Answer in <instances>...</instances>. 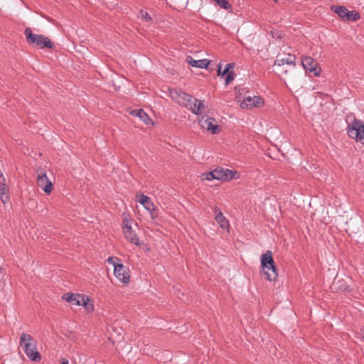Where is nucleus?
I'll return each instance as SVG.
<instances>
[{
  "mask_svg": "<svg viewBox=\"0 0 364 364\" xmlns=\"http://www.w3.org/2000/svg\"><path fill=\"white\" fill-rule=\"evenodd\" d=\"M235 74L232 71L228 73L226 78H225V84L228 85L234 80Z\"/></svg>",
  "mask_w": 364,
  "mask_h": 364,
  "instance_id": "27",
  "label": "nucleus"
},
{
  "mask_svg": "<svg viewBox=\"0 0 364 364\" xmlns=\"http://www.w3.org/2000/svg\"><path fill=\"white\" fill-rule=\"evenodd\" d=\"M123 233L125 238L129 240L131 243L134 244L136 246L140 247L142 242L137 237L135 231L132 229V223L129 219L127 217L123 219Z\"/></svg>",
  "mask_w": 364,
  "mask_h": 364,
  "instance_id": "5",
  "label": "nucleus"
},
{
  "mask_svg": "<svg viewBox=\"0 0 364 364\" xmlns=\"http://www.w3.org/2000/svg\"><path fill=\"white\" fill-rule=\"evenodd\" d=\"M20 346L28 358L32 361H40L41 356L37 350L36 343L31 335L23 333L20 337Z\"/></svg>",
  "mask_w": 364,
  "mask_h": 364,
  "instance_id": "1",
  "label": "nucleus"
},
{
  "mask_svg": "<svg viewBox=\"0 0 364 364\" xmlns=\"http://www.w3.org/2000/svg\"><path fill=\"white\" fill-rule=\"evenodd\" d=\"M199 124L203 129H205L211 134H215L220 132V128L217 124V121L213 117H208L206 115L202 116L199 119Z\"/></svg>",
  "mask_w": 364,
  "mask_h": 364,
  "instance_id": "8",
  "label": "nucleus"
},
{
  "mask_svg": "<svg viewBox=\"0 0 364 364\" xmlns=\"http://www.w3.org/2000/svg\"><path fill=\"white\" fill-rule=\"evenodd\" d=\"M0 178H5L1 170H0Z\"/></svg>",
  "mask_w": 364,
  "mask_h": 364,
  "instance_id": "32",
  "label": "nucleus"
},
{
  "mask_svg": "<svg viewBox=\"0 0 364 364\" xmlns=\"http://www.w3.org/2000/svg\"><path fill=\"white\" fill-rule=\"evenodd\" d=\"M114 274L117 279L124 284H127L130 281L129 269L122 263H119L117 265H114Z\"/></svg>",
  "mask_w": 364,
  "mask_h": 364,
  "instance_id": "10",
  "label": "nucleus"
},
{
  "mask_svg": "<svg viewBox=\"0 0 364 364\" xmlns=\"http://www.w3.org/2000/svg\"><path fill=\"white\" fill-rule=\"evenodd\" d=\"M116 261L119 262V259H118L117 257H109L107 259L108 263L112 264L114 267V265H117L119 264V263H117Z\"/></svg>",
  "mask_w": 364,
  "mask_h": 364,
  "instance_id": "29",
  "label": "nucleus"
},
{
  "mask_svg": "<svg viewBox=\"0 0 364 364\" xmlns=\"http://www.w3.org/2000/svg\"><path fill=\"white\" fill-rule=\"evenodd\" d=\"M139 17L143 20L144 21H151V17L150 15L145 11L141 10L139 13Z\"/></svg>",
  "mask_w": 364,
  "mask_h": 364,
  "instance_id": "26",
  "label": "nucleus"
},
{
  "mask_svg": "<svg viewBox=\"0 0 364 364\" xmlns=\"http://www.w3.org/2000/svg\"><path fill=\"white\" fill-rule=\"evenodd\" d=\"M295 56L291 55H287L286 56L281 58L278 56L274 61V67L277 73H287V70L283 69L284 65L295 67Z\"/></svg>",
  "mask_w": 364,
  "mask_h": 364,
  "instance_id": "7",
  "label": "nucleus"
},
{
  "mask_svg": "<svg viewBox=\"0 0 364 364\" xmlns=\"http://www.w3.org/2000/svg\"><path fill=\"white\" fill-rule=\"evenodd\" d=\"M264 104V100L259 96H247L241 102L240 107L243 109H251L253 107H261Z\"/></svg>",
  "mask_w": 364,
  "mask_h": 364,
  "instance_id": "9",
  "label": "nucleus"
},
{
  "mask_svg": "<svg viewBox=\"0 0 364 364\" xmlns=\"http://www.w3.org/2000/svg\"><path fill=\"white\" fill-rule=\"evenodd\" d=\"M331 10L333 11L341 18L346 20L348 9L343 6H331Z\"/></svg>",
  "mask_w": 364,
  "mask_h": 364,
  "instance_id": "21",
  "label": "nucleus"
},
{
  "mask_svg": "<svg viewBox=\"0 0 364 364\" xmlns=\"http://www.w3.org/2000/svg\"><path fill=\"white\" fill-rule=\"evenodd\" d=\"M200 177H201L202 180H206V181H212L214 179L216 180L215 169L211 171L202 173Z\"/></svg>",
  "mask_w": 364,
  "mask_h": 364,
  "instance_id": "25",
  "label": "nucleus"
},
{
  "mask_svg": "<svg viewBox=\"0 0 364 364\" xmlns=\"http://www.w3.org/2000/svg\"><path fill=\"white\" fill-rule=\"evenodd\" d=\"M230 71L228 70V68H225L223 72H221V65H220L218 66V75H221L222 77L225 76V75H228V73Z\"/></svg>",
  "mask_w": 364,
  "mask_h": 364,
  "instance_id": "28",
  "label": "nucleus"
},
{
  "mask_svg": "<svg viewBox=\"0 0 364 364\" xmlns=\"http://www.w3.org/2000/svg\"><path fill=\"white\" fill-rule=\"evenodd\" d=\"M24 33L28 43L35 45L40 49L53 48L54 47L50 38L43 35L33 33L30 28H26Z\"/></svg>",
  "mask_w": 364,
  "mask_h": 364,
  "instance_id": "3",
  "label": "nucleus"
},
{
  "mask_svg": "<svg viewBox=\"0 0 364 364\" xmlns=\"http://www.w3.org/2000/svg\"><path fill=\"white\" fill-rule=\"evenodd\" d=\"M301 64L304 68L315 76L319 75V70L317 69V62L310 56H304L301 58Z\"/></svg>",
  "mask_w": 364,
  "mask_h": 364,
  "instance_id": "11",
  "label": "nucleus"
},
{
  "mask_svg": "<svg viewBox=\"0 0 364 364\" xmlns=\"http://www.w3.org/2000/svg\"><path fill=\"white\" fill-rule=\"evenodd\" d=\"M274 2H277V0H273Z\"/></svg>",
  "mask_w": 364,
  "mask_h": 364,
  "instance_id": "33",
  "label": "nucleus"
},
{
  "mask_svg": "<svg viewBox=\"0 0 364 364\" xmlns=\"http://www.w3.org/2000/svg\"><path fill=\"white\" fill-rule=\"evenodd\" d=\"M261 266L262 267V274L265 279L270 282L275 281L278 273L271 251L268 250L262 255Z\"/></svg>",
  "mask_w": 364,
  "mask_h": 364,
  "instance_id": "2",
  "label": "nucleus"
},
{
  "mask_svg": "<svg viewBox=\"0 0 364 364\" xmlns=\"http://www.w3.org/2000/svg\"><path fill=\"white\" fill-rule=\"evenodd\" d=\"M348 134L351 139L364 144V124L360 120L354 119L348 126Z\"/></svg>",
  "mask_w": 364,
  "mask_h": 364,
  "instance_id": "4",
  "label": "nucleus"
},
{
  "mask_svg": "<svg viewBox=\"0 0 364 364\" xmlns=\"http://www.w3.org/2000/svg\"><path fill=\"white\" fill-rule=\"evenodd\" d=\"M215 173L216 176V180L225 181H229L234 178L237 173L235 171H232L223 167H218L215 168Z\"/></svg>",
  "mask_w": 364,
  "mask_h": 364,
  "instance_id": "12",
  "label": "nucleus"
},
{
  "mask_svg": "<svg viewBox=\"0 0 364 364\" xmlns=\"http://www.w3.org/2000/svg\"><path fill=\"white\" fill-rule=\"evenodd\" d=\"M61 364H69V361L68 359L63 358Z\"/></svg>",
  "mask_w": 364,
  "mask_h": 364,
  "instance_id": "31",
  "label": "nucleus"
},
{
  "mask_svg": "<svg viewBox=\"0 0 364 364\" xmlns=\"http://www.w3.org/2000/svg\"><path fill=\"white\" fill-rule=\"evenodd\" d=\"M9 188L6 184V180L0 178V200L5 204L9 202Z\"/></svg>",
  "mask_w": 364,
  "mask_h": 364,
  "instance_id": "17",
  "label": "nucleus"
},
{
  "mask_svg": "<svg viewBox=\"0 0 364 364\" xmlns=\"http://www.w3.org/2000/svg\"><path fill=\"white\" fill-rule=\"evenodd\" d=\"M225 68H228V70L230 71V69H233L235 68V63H228V65H226Z\"/></svg>",
  "mask_w": 364,
  "mask_h": 364,
  "instance_id": "30",
  "label": "nucleus"
},
{
  "mask_svg": "<svg viewBox=\"0 0 364 364\" xmlns=\"http://www.w3.org/2000/svg\"><path fill=\"white\" fill-rule=\"evenodd\" d=\"M205 107L204 100L194 99L193 103L191 102L188 109L195 114L200 115L202 114Z\"/></svg>",
  "mask_w": 364,
  "mask_h": 364,
  "instance_id": "16",
  "label": "nucleus"
},
{
  "mask_svg": "<svg viewBox=\"0 0 364 364\" xmlns=\"http://www.w3.org/2000/svg\"><path fill=\"white\" fill-rule=\"evenodd\" d=\"M218 6L227 11L232 9L231 4L227 0H213Z\"/></svg>",
  "mask_w": 364,
  "mask_h": 364,
  "instance_id": "23",
  "label": "nucleus"
},
{
  "mask_svg": "<svg viewBox=\"0 0 364 364\" xmlns=\"http://www.w3.org/2000/svg\"><path fill=\"white\" fill-rule=\"evenodd\" d=\"M143 206L144 208L148 210L150 213H152V212L155 209V205L151 198L148 197L147 196H144L141 194L140 196V199L138 200Z\"/></svg>",
  "mask_w": 364,
  "mask_h": 364,
  "instance_id": "19",
  "label": "nucleus"
},
{
  "mask_svg": "<svg viewBox=\"0 0 364 364\" xmlns=\"http://www.w3.org/2000/svg\"><path fill=\"white\" fill-rule=\"evenodd\" d=\"M360 18V16L358 12L355 11H348L346 21H355Z\"/></svg>",
  "mask_w": 364,
  "mask_h": 364,
  "instance_id": "24",
  "label": "nucleus"
},
{
  "mask_svg": "<svg viewBox=\"0 0 364 364\" xmlns=\"http://www.w3.org/2000/svg\"><path fill=\"white\" fill-rule=\"evenodd\" d=\"M81 294L67 293L65 294L62 299L73 305L80 306Z\"/></svg>",
  "mask_w": 364,
  "mask_h": 364,
  "instance_id": "20",
  "label": "nucleus"
},
{
  "mask_svg": "<svg viewBox=\"0 0 364 364\" xmlns=\"http://www.w3.org/2000/svg\"><path fill=\"white\" fill-rule=\"evenodd\" d=\"M186 60L191 66L198 68H208L210 63L208 59L195 60L191 56H188Z\"/></svg>",
  "mask_w": 364,
  "mask_h": 364,
  "instance_id": "15",
  "label": "nucleus"
},
{
  "mask_svg": "<svg viewBox=\"0 0 364 364\" xmlns=\"http://www.w3.org/2000/svg\"><path fill=\"white\" fill-rule=\"evenodd\" d=\"M132 114L139 117L140 119L146 124H148L149 122H151L150 117L142 109L133 110L132 112Z\"/></svg>",
  "mask_w": 364,
  "mask_h": 364,
  "instance_id": "22",
  "label": "nucleus"
},
{
  "mask_svg": "<svg viewBox=\"0 0 364 364\" xmlns=\"http://www.w3.org/2000/svg\"><path fill=\"white\" fill-rule=\"evenodd\" d=\"M218 208L217 207L214 208V213H215V219L217 221V223L219 224L220 227L226 230L227 232H229L230 230V223L229 221L226 219V218L223 215V213L220 210H218Z\"/></svg>",
  "mask_w": 364,
  "mask_h": 364,
  "instance_id": "14",
  "label": "nucleus"
},
{
  "mask_svg": "<svg viewBox=\"0 0 364 364\" xmlns=\"http://www.w3.org/2000/svg\"><path fill=\"white\" fill-rule=\"evenodd\" d=\"M37 184L48 194L50 193L53 190V184L47 177L46 173L38 175Z\"/></svg>",
  "mask_w": 364,
  "mask_h": 364,
  "instance_id": "13",
  "label": "nucleus"
},
{
  "mask_svg": "<svg viewBox=\"0 0 364 364\" xmlns=\"http://www.w3.org/2000/svg\"><path fill=\"white\" fill-rule=\"evenodd\" d=\"M80 299V306H82L87 313H92L94 311V303L90 296L81 294Z\"/></svg>",
  "mask_w": 364,
  "mask_h": 364,
  "instance_id": "18",
  "label": "nucleus"
},
{
  "mask_svg": "<svg viewBox=\"0 0 364 364\" xmlns=\"http://www.w3.org/2000/svg\"><path fill=\"white\" fill-rule=\"evenodd\" d=\"M169 93L171 97L181 106L188 108L189 105H191L192 101L191 95L177 90H170Z\"/></svg>",
  "mask_w": 364,
  "mask_h": 364,
  "instance_id": "6",
  "label": "nucleus"
}]
</instances>
